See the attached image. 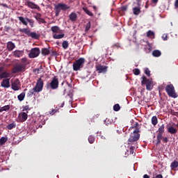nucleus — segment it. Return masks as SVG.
Returning a JSON list of instances; mask_svg holds the SVG:
<instances>
[{
	"instance_id": "obj_13",
	"label": "nucleus",
	"mask_w": 178,
	"mask_h": 178,
	"mask_svg": "<svg viewBox=\"0 0 178 178\" xmlns=\"http://www.w3.org/2000/svg\"><path fill=\"white\" fill-rule=\"evenodd\" d=\"M20 81L16 79L14 82L11 84V88L14 91H19L20 90Z\"/></svg>"
},
{
	"instance_id": "obj_14",
	"label": "nucleus",
	"mask_w": 178,
	"mask_h": 178,
	"mask_svg": "<svg viewBox=\"0 0 178 178\" xmlns=\"http://www.w3.org/2000/svg\"><path fill=\"white\" fill-rule=\"evenodd\" d=\"M1 86L3 87V88H9L10 87V78L3 79Z\"/></svg>"
},
{
	"instance_id": "obj_22",
	"label": "nucleus",
	"mask_w": 178,
	"mask_h": 178,
	"mask_svg": "<svg viewBox=\"0 0 178 178\" xmlns=\"http://www.w3.org/2000/svg\"><path fill=\"white\" fill-rule=\"evenodd\" d=\"M134 15L138 16L141 13V8L140 6L135 7L133 8Z\"/></svg>"
},
{
	"instance_id": "obj_44",
	"label": "nucleus",
	"mask_w": 178,
	"mask_h": 178,
	"mask_svg": "<svg viewBox=\"0 0 178 178\" xmlns=\"http://www.w3.org/2000/svg\"><path fill=\"white\" fill-rule=\"evenodd\" d=\"M145 73L147 74V77H149V76H151V71H149V69L148 68L145 69Z\"/></svg>"
},
{
	"instance_id": "obj_2",
	"label": "nucleus",
	"mask_w": 178,
	"mask_h": 178,
	"mask_svg": "<svg viewBox=\"0 0 178 178\" xmlns=\"http://www.w3.org/2000/svg\"><path fill=\"white\" fill-rule=\"evenodd\" d=\"M42 88H44V81L40 77L38 79L35 87L31 89L28 94L29 95H35V92H41Z\"/></svg>"
},
{
	"instance_id": "obj_54",
	"label": "nucleus",
	"mask_w": 178,
	"mask_h": 178,
	"mask_svg": "<svg viewBox=\"0 0 178 178\" xmlns=\"http://www.w3.org/2000/svg\"><path fill=\"white\" fill-rule=\"evenodd\" d=\"M158 1H159V0H152V3L156 4V3H158Z\"/></svg>"
},
{
	"instance_id": "obj_11",
	"label": "nucleus",
	"mask_w": 178,
	"mask_h": 178,
	"mask_svg": "<svg viewBox=\"0 0 178 178\" xmlns=\"http://www.w3.org/2000/svg\"><path fill=\"white\" fill-rule=\"evenodd\" d=\"M40 54H41V51L40 50V48L35 47L31 49L30 53L29 54V56L31 58H37V56H40Z\"/></svg>"
},
{
	"instance_id": "obj_50",
	"label": "nucleus",
	"mask_w": 178,
	"mask_h": 178,
	"mask_svg": "<svg viewBox=\"0 0 178 178\" xmlns=\"http://www.w3.org/2000/svg\"><path fill=\"white\" fill-rule=\"evenodd\" d=\"M50 115H55L56 113V110L53 109L49 112Z\"/></svg>"
},
{
	"instance_id": "obj_55",
	"label": "nucleus",
	"mask_w": 178,
	"mask_h": 178,
	"mask_svg": "<svg viewBox=\"0 0 178 178\" xmlns=\"http://www.w3.org/2000/svg\"><path fill=\"white\" fill-rule=\"evenodd\" d=\"M67 84L68 88H70V90H72V84L69 83L68 82H67Z\"/></svg>"
},
{
	"instance_id": "obj_52",
	"label": "nucleus",
	"mask_w": 178,
	"mask_h": 178,
	"mask_svg": "<svg viewBox=\"0 0 178 178\" xmlns=\"http://www.w3.org/2000/svg\"><path fill=\"white\" fill-rule=\"evenodd\" d=\"M141 1L142 0H136L138 6H141Z\"/></svg>"
},
{
	"instance_id": "obj_10",
	"label": "nucleus",
	"mask_w": 178,
	"mask_h": 178,
	"mask_svg": "<svg viewBox=\"0 0 178 178\" xmlns=\"http://www.w3.org/2000/svg\"><path fill=\"white\" fill-rule=\"evenodd\" d=\"M163 133H165V124H162L161 126H159L157 130L156 145H159V144H161V141L162 140V138H163Z\"/></svg>"
},
{
	"instance_id": "obj_42",
	"label": "nucleus",
	"mask_w": 178,
	"mask_h": 178,
	"mask_svg": "<svg viewBox=\"0 0 178 178\" xmlns=\"http://www.w3.org/2000/svg\"><path fill=\"white\" fill-rule=\"evenodd\" d=\"M134 72V74H135V76H138V74H140V69L138 68H136L133 70Z\"/></svg>"
},
{
	"instance_id": "obj_47",
	"label": "nucleus",
	"mask_w": 178,
	"mask_h": 178,
	"mask_svg": "<svg viewBox=\"0 0 178 178\" xmlns=\"http://www.w3.org/2000/svg\"><path fill=\"white\" fill-rule=\"evenodd\" d=\"M163 41H168V35L163 34L162 36Z\"/></svg>"
},
{
	"instance_id": "obj_24",
	"label": "nucleus",
	"mask_w": 178,
	"mask_h": 178,
	"mask_svg": "<svg viewBox=\"0 0 178 178\" xmlns=\"http://www.w3.org/2000/svg\"><path fill=\"white\" fill-rule=\"evenodd\" d=\"M168 131L170 134H176V133H177V129L173 127H170L168 128Z\"/></svg>"
},
{
	"instance_id": "obj_34",
	"label": "nucleus",
	"mask_w": 178,
	"mask_h": 178,
	"mask_svg": "<svg viewBox=\"0 0 178 178\" xmlns=\"http://www.w3.org/2000/svg\"><path fill=\"white\" fill-rule=\"evenodd\" d=\"M8 141V137H1L0 138V145H3Z\"/></svg>"
},
{
	"instance_id": "obj_1",
	"label": "nucleus",
	"mask_w": 178,
	"mask_h": 178,
	"mask_svg": "<svg viewBox=\"0 0 178 178\" xmlns=\"http://www.w3.org/2000/svg\"><path fill=\"white\" fill-rule=\"evenodd\" d=\"M138 122H136L134 126L131 127L130 129H135L133 134H131L129 138L128 139V143H134V141H138L140 139V127H138Z\"/></svg>"
},
{
	"instance_id": "obj_48",
	"label": "nucleus",
	"mask_w": 178,
	"mask_h": 178,
	"mask_svg": "<svg viewBox=\"0 0 178 178\" xmlns=\"http://www.w3.org/2000/svg\"><path fill=\"white\" fill-rule=\"evenodd\" d=\"M121 10H122V12H126V10H127V6L121 7Z\"/></svg>"
},
{
	"instance_id": "obj_39",
	"label": "nucleus",
	"mask_w": 178,
	"mask_h": 178,
	"mask_svg": "<svg viewBox=\"0 0 178 178\" xmlns=\"http://www.w3.org/2000/svg\"><path fill=\"white\" fill-rule=\"evenodd\" d=\"M155 33L152 31H148L147 33V37H153L154 38Z\"/></svg>"
},
{
	"instance_id": "obj_27",
	"label": "nucleus",
	"mask_w": 178,
	"mask_h": 178,
	"mask_svg": "<svg viewBox=\"0 0 178 178\" xmlns=\"http://www.w3.org/2000/svg\"><path fill=\"white\" fill-rule=\"evenodd\" d=\"M63 37H65V35L64 33H62V34H54L53 35V38L55 39V40H60V38H63Z\"/></svg>"
},
{
	"instance_id": "obj_57",
	"label": "nucleus",
	"mask_w": 178,
	"mask_h": 178,
	"mask_svg": "<svg viewBox=\"0 0 178 178\" xmlns=\"http://www.w3.org/2000/svg\"><path fill=\"white\" fill-rule=\"evenodd\" d=\"M143 178H149V176L148 175H145L143 176Z\"/></svg>"
},
{
	"instance_id": "obj_37",
	"label": "nucleus",
	"mask_w": 178,
	"mask_h": 178,
	"mask_svg": "<svg viewBox=\"0 0 178 178\" xmlns=\"http://www.w3.org/2000/svg\"><path fill=\"white\" fill-rule=\"evenodd\" d=\"M88 141L90 144H94V141H95V138L93 136L90 135L88 137Z\"/></svg>"
},
{
	"instance_id": "obj_30",
	"label": "nucleus",
	"mask_w": 178,
	"mask_h": 178,
	"mask_svg": "<svg viewBox=\"0 0 178 178\" xmlns=\"http://www.w3.org/2000/svg\"><path fill=\"white\" fill-rule=\"evenodd\" d=\"M152 124H153V126H156V124H158V118H156V116H153L152 118Z\"/></svg>"
},
{
	"instance_id": "obj_7",
	"label": "nucleus",
	"mask_w": 178,
	"mask_h": 178,
	"mask_svg": "<svg viewBox=\"0 0 178 178\" xmlns=\"http://www.w3.org/2000/svg\"><path fill=\"white\" fill-rule=\"evenodd\" d=\"M165 91L168 95L171 98H177L178 95L177 93H176L173 84L167 85L165 87Z\"/></svg>"
},
{
	"instance_id": "obj_31",
	"label": "nucleus",
	"mask_w": 178,
	"mask_h": 178,
	"mask_svg": "<svg viewBox=\"0 0 178 178\" xmlns=\"http://www.w3.org/2000/svg\"><path fill=\"white\" fill-rule=\"evenodd\" d=\"M15 128H16L15 122H12L10 124H9L8 125H7L8 130H12L13 129H15Z\"/></svg>"
},
{
	"instance_id": "obj_6",
	"label": "nucleus",
	"mask_w": 178,
	"mask_h": 178,
	"mask_svg": "<svg viewBox=\"0 0 178 178\" xmlns=\"http://www.w3.org/2000/svg\"><path fill=\"white\" fill-rule=\"evenodd\" d=\"M67 9H70V6H67V4L63 3H58L57 5L54 6L56 16H59L61 10H63L65 12L67 10Z\"/></svg>"
},
{
	"instance_id": "obj_4",
	"label": "nucleus",
	"mask_w": 178,
	"mask_h": 178,
	"mask_svg": "<svg viewBox=\"0 0 178 178\" xmlns=\"http://www.w3.org/2000/svg\"><path fill=\"white\" fill-rule=\"evenodd\" d=\"M46 88L47 90H58L59 88V79H58V76H54L51 82L46 84Z\"/></svg>"
},
{
	"instance_id": "obj_60",
	"label": "nucleus",
	"mask_w": 178,
	"mask_h": 178,
	"mask_svg": "<svg viewBox=\"0 0 178 178\" xmlns=\"http://www.w3.org/2000/svg\"><path fill=\"white\" fill-rule=\"evenodd\" d=\"M36 71H37V72H40V69H38V68L36 69Z\"/></svg>"
},
{
	"instance_id": "obj_41",
	"label": "nucleus",
	"mask_w": 178,
	"mask_h": 178,
	"mask_svg": "<svg viewBox=\"0 0 178 178\" xmlns=\"http://www.w3.org/2000/svg\"><path fill=\"white\" fill-rule=\"evenodd\" d=\"M35 19L39 23H46L45 19H44L43 18L35 17Z\"/></svg>"
},
{
	"instance_id": "obj_62",
	"label": "nucleus",
	"mask_w": 178,
	"mask_h": 178,
	"mask_svg": "<svg viewBox=\"0 0 178 178\" xmlns=\"http://www.w3.org/2000/svg\"><path fill=\"white\" fill-rule=\"evenodd\" d=\"M153 178H156L155 177H154Z\"/></svg>"
},
{
	"instance_id": "obj_53",
	"label": "nucleus",
	"mask_w": 178,
	"mask_h": 178,
	"mask_svg": "<svg viewBox=\"0 0 178 178\" xmlns=\"http://www.w3.org/2000/svg\"><path fill=\"white\" fill-rule=\"evenodd\" d=\"M175 6L176 8H178V0H176L175 2Z\"/></svg>"
},
{
	"instance_id": "obj_43",
	"label": "nucleus",
	"mask_w": 178,
	"mask_h": 178,
	"mask_svg": "<svg viewBox=\"0 0 178 178\" xmlns=\"http://www.w3.org/2000/svg\"><path fill=\"white\" fill-rule=\"evenodd\" d=\"M27 21L29 22L31 27H34V20L33 19H27Z\"/></svg>"
},
{
	"instance_id": "obj_26",
	"label": "nucleus",
	"mask_w": 178,
	"mask_h": 178,
	"mask_svg": "<svg viewBox=\"0 0 178 178\" xmlns=\"http://www.w3.org/2000/svg\"><path fill=\"white\" fill-rule=\"evenodd\" d=\"M24 98H26V92H22L17 96V99L22 102V101H24Z\"/></svg>"
},
{
	"instance_id": "obj_35",
	"label": "nucleus",
	"mask_w": 178,
	"mask_h": 178,
	"mask_svg": "<svg viewBox=\"0 0 178 178\" xmlns=\"http://www.w3.org/2000/svg\"><path fill=\"white\" fill-rule=\"evenodd\" d=\"M29 111H31L30 106L26 105V106H22V112H27V113H29Z\"/></svg>"
},
{
	"instance_id": "obj_20",
	"label": "nucleus",
	"mask_w": 178,
	"mask_h": 178,
	"mask_svg": "<svg viewBox=\"0 0 178 178\" xmlns=\"http://www.w3.org/2000/svg\"><path fill=\"white\" fill-rule=\"evenodd\" d=\"M15 48H16V45L13 42L10 41L7 43V49L8 51H13Z\"/></svg>"
},
{
	"instance_id": "obj_59",
	"label": "nucleus",
	"mask_w": 178,
	"mask_h": 178,
	"mask_svg": "<svg viewBox=\"0 0 178 178\" xmlns=\"http://www.w3.org/2000/svg\"><path fill=\"white\" fill-rule=\"evenodd\" d=\"M115 47H117V48H119V47H120V46H118V45L115 44Z\"/></svg>"
},
{
	"instance_id": "obj_3",
	"label": "nucleus",
	"mask_w": 178,
	"mask_h": 178,
	"mask_svg": "<svg viewBox=\"0 0 178 178\" xmlns=\"http://www.w3.org/2000/svg\"><path fill=\"white\" fill-rule=\"evenodd\" d=\"M27 66V58H23L21 59V62L17 64L13 68V73H20V72H26V67Z\"/></svg>"
},
{
	"instance_id": "obj_33",
	"label": "nucleus",
	"mask_w": 178,
	"mask_h": 178,
	"mask_svg": "<svg viewBox=\"0 0 178 178\" xmlns=\"http://www.w3.org/2000/svg\"><path fill=\"white\" fill-rule=\"evenodd\" d=\"M63 49H67L69 48V42L67 40H64L62 44Z\"/></svg>"
},
{
	"instance_id": "obj_12",
	"label": "nucleus",
	"mask_w": 178,
	"mask_h": 178,
	"mask_svg": "<svg viewBox=\"0 0 178 178\" xmlns=\"http://www.w3.org/2000/svg\"><path fill=\"white\" fill-rule=\"evenodd\" d=\"M27 118H29L27 112H22L18 115V122H19V123H23V122L27 120Z\"/></svg>"
},
{
	"instance_id": "obj_32",
	"label": "nucleus",
	"mask_w": 178,
	"mask_h": 178,
	"mask_svg": "<svg viewBox=\"0 0 178 178\" xmlns=\"http://www.w3.org/2000/svg\"><path fill=\"white\" fill-rule=\"evenodd\" d=\"M170 168L172 170L173 169H176V168H178V161H175L172 163H171Z\"/></svg>"
},
{
	"instance_id": "obj_25",
	"label": "nucleus",
	"mask_w": 178,
	"mask_h": 178,
	"mask_svg": "<svg viewBox=\"0 0 178 178\" xmlns=\"http://www.w3.org/2000/svg\"><path fill=\"white\" fill-rule=\"evenodd\" d=\"M162 55V52L159 50H154L152 51V56H154V58H159Z\"/></svg>"
},
{
	"instance_id": "obj_19",
	"label": "nucleus",
	"mask_w": 178,
	"mask_h": 178,
	"mask_svg": "<svg viewBox=\"0 0 178 178\" xmlns=\"http://www.w3.org/2000/svg\"><path fill=\"white\" fill-rule=\"evenodd\" d=\"M10 77V73L6 71H4L0 74V80H2V79H9Z\"/></svg>"
},
{
	"instance_id": "obj_28",
	"label": "nucleus",
	"mask_w": 178,
	"mask_h": 178,
	"mask_svg": "<svg viewBox=\"0 0 178 178\" xmlns=\"http://www.w3.org/2000/svg\"><path fill=\"white\" fill-rule=\"evenodd\" d=\"M9 109H10V105H6L0 108V112H7Z\"/></svg>"
},
{
	"instance_id": "obj_38",
	"label": "nucleus",
	"mask_w": 178,
	"mask_h": 178,
	"mask_svg": "<svg viewBox=\"0 0 178 178\" xmlns=\"http://www.w3.org/2000/svg\"><path fill=\"white\" fill-rule=\"evenodd\" d=\"M84 12L86 13V15H88V16H94V14L90 11V10L87 9V8H83Z\"/></svg>"
},
{
	"instance_id": "obj_51",
	"label": "nucleus",
	"mask_w": 178,
	"mask_h": 178,
	"mask_svg": "<svg viewBox=\"0 0 178 178\" xmlns=\"http://www.w3.org/2000/svg\"><path fill=\"white\" fill-rule=\"evenodd\" d=\"M0 6H3V8H9L8 6V4H6V3H0Z\"/></svg>"
},
{
	"instance_id": "obj_5",
	"label": "nucleus",
	"mask_w": 178,
	"mask_h": 178,
	"mask_svg": "<svg viewBox=\"0 0 178 178\" xmlns=\"http://www.w3.org/2000/svg\"><path fill=\"white\" fill-rule=\"evenodd\" d=\"M84 63H86V58H79L78 60L73 63V70H74V72H79V70H81V69L84 67Z\"/></svg>"
},
{
	"instance_id": "obj_46",
	"label": "nucleus",
	"mask_w": 178,
	"mask_h": 178,
	"mask_svg": "<svg viewBox=\"0 0 178 178\" xmlns=\"http://www.w3.org/2000/svg\"><path fill=\"white\" fill-rule=\"evenodd\" d=\"M5 71V67L4 66H0V75L2 74V73Z\"/></svg>"
},
{
	"instance_id": "obj_56",
	"label": "nucleus",
	"mask_w": 178,
	"mask_h": 178,
	"mask_svg": "<svg viewBox=\"0 0 178 178\" xmlns=\"http://www.w3.org/2000/svg\"><path fill=\"white\" fill-rule=\"evenodd\" d=\"M156 178H163V177L162 176V175H158L155 177Z\"/></svg>"
},
{
	"instance_id": "obj_8",
	"label": "nucleus",
	"mask_w": 178,
	"mask_h": 178,
	"mask_svg": "<svg viewBox=\"0 0 178 178\" xmlns=\"http://www.w3.org/2000/svg\"><path fill=\"white\" fill-rule=\"evenodd\" d=\"M19 31L24 33V34H26L28 37H31V38H34L35 40L40 38V35L37 34L35 32H31L29 29H19Z\"/></svg>"
},
{
	"instance_id": "obj_36",
	"label": "nucleus",
	"mask_w": 178,
	"mask_h": 178,
	"mask_svg": "<svg viewBox=\"0 0 178 178\" xmlns=\"http://www.w3.org/2000/svg\"><path fill=\"white\" fill-rule=\"evenodd\" d=\"M113 111H115V112H119V111H120V105H119V104H116L113 106Z\"/></svg>"
},
{
	"instance_id": "obj_29",
	"label": "nucleus",
	"mask_w": 178,
	"mask_h": 178,
	"mask_svg": "<svg viewBox=\"0 0 178 178\" xmlns=\"http://www.w3.org/2000/svg\"><path fill=\"white\" fill-rule=\"evenodd\" d=\"M51 30L53 33H59L60 31V29H59V26H52Z\"/></svg>"
},
{
	"instance_id": "obj_18",
	"label": "nucleus",
	"mask_w": 178,
	"mask_h": 178,
	"mask_svg": "<svg viewBox=\"0 0 178 178\" xmlns=\"http://www.w3.org/2000/svg\"><path fill=\"white\" fill-rule=\"evenodd\" d=\"M69 19L71 22H74L77 20V13L73 12L69 15Z\"/></svg>"
},
{
	"instance_id": "obj_9",
	"label": "nucleus",
	"mask_w": 178,
	"mask_h": 178,
	"mask_svg": "<svg viewBox=\"0 0 178 178\" xmlns=\"http://www.w3.org/2000/svg\"><path fill=\"white\" fill-rule=\"evenodd\" d=\"M141 85L146 86V90H147V91H151V90L154 88V86H152V80L147 79V76H145L142 77Z\"/></svg>"
},
{
	"instance_id": "obj_16",
	"label": "nucleus",
	"mask_w": 178,
	"mask_h": 178,
	"mask_svg": "<svg viewBox=\"0 0 178 178\" xmlns=\"http://www.w3.org/2000/svg\"><path fill=\"white\" fill-rule=\"evenodd\" d=\"M25 5L28 6V8H30L31 9H37L38 6L37 4L30 1H26L25 3Z\"/></svg>"
},
{
	"instance_id": "obj_61",
	"label": "nucleus",
	"mask_w": 178,
	"mask_h": 178,
	"mask_svg": "<svg viewBox=\"0 0 178 178\" xmlns=\"http://www.w3.org/2000/svg\"><path fill=\"white\" fill-rule=\"evenodd\" d=\"M63 105H65V102H63V103L62 104V106H63Z\"/></svg>"
},
{
	"instance_id": "obj_23",
	"label": "nucleus",
	"mask_w": 178,
	"mask_h": 178,
	"mask_svg": "<svg viewBox=\"0 0 178 178\" xmlns=\"http://www.w3.org/2000/svg\"><path fill=\"white\" fill-rule=\"evenodd\" d=\"M18 19H19V22L21 23H22V24H24V26H27V24H28L27 20L29 19V18H24L23 17H18Z\"/></svg>"
},
{
	"instance_id": "obj_17",
	"label": "nucleus",
	"mask_w": 178,
	"mask_h": 178,
	"mask_svg": "<svg viewBox=\"0 0 178 178\" xmlns=\"http://www.w3.org/2000/svg\"><path fill=\"white\" fill-rule=\"evenodd\" d=\"M24 54V51L23 50H15L13 52V56H15V58H21V56H23Z\"/></svg>"
},
{
	"instance_id": "obj_40",
	"label": "nucleus",
	"mask_w": 178,
	"mask_h": 178,
	"mask_svg": "<svg viewBox=\"0 0 178 178\" xmlns=\"http://www.w3.org/2000/svg\"><path fill=\"white\" fill-rule=\"evenodd\" d=\"M90 29H91V22H88L86 25V29L85 31H88V30H90Z\"/></svg>"
},
{
	"instance_id": "obj_15",
	"label": "nucleus",
	"mask_w": 178,
	"mask_h": 178,
	"mask_svg": "<svg viewBox=\"0 0 178 178\" xmlns=\"http://www.w3.org/2000/svg\"><path fill=\"white\" fill-rule=\"evenodd\" d=\"M96 69L99 73H106V71L108 70V67L99 65L96 67Z\"/></svg>"
},
{
	"instance_id": "obj_58",
	"label": "nucleus",
	"mask_w": 178,
	"mask_h": 178,
	"mask_svg": "<svg viewBox=\"0 0 178 178\" xmlns=\"http://www.w3.org/2000/svg\"><path fill=\"white\" fill-rule=\"evenodd\" d=\"M177 113H178L173 112V113H172V115H177Z\"/></svg>"
},
{
	"instance_id": "obj_45",
	"label": "nucleus",
	"mask_w": 178,
	"mask_h": 178,
	"mask_svg": "<svg viewBox=\"0 0 178 178\" xmlns=\"http://www.w3.org/2000/svg\"><path fill=\"white\" fill-rule=\"evenodd\" d=\"M129 154H130L131 155H133V154H135V152H134V147L131 146V147H130Z\"/></svg>"
},
{
	"instance_id": "obj_21",
	"label": "nucleus",
	"mask_w": 178,
	"mask_h": 178,
	"mask_svg": "<svg viewBox=\"0 0 178 178\" xmlns=\"http://www.w3.org/2000/svg\"><path fill=\"white\" fill-rule=\"evenodd\" d=\"M41 54L43 55V56H47L51 54V51H49V49L48 48H42L41 50Z\"/></svg>"
},
{
	"instance_id": "obj_49",
	"label": "nucleus",
	"mask_w": 178,
	"mask_h": 178,
	"mask_svg": "<svg viewBox=\"0 0 178 178\" xmlns=\"http://www.w3.org/2000/svg\"><path fill=\"white\" fill-rule=\"evenodd\" d=\"M169 141V139L168 138V137H165L163 138V143H168Z\"/></svg>"
}]
</instances>
